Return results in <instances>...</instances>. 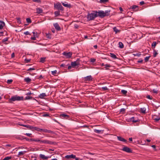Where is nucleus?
Masks as SVG:
<instances>
[{
    "label": "nucleus",
    "mask_w": 160,
    "mask_h": 160,
    "mask_svg": "<svg viewBox=\"0 0 160 160\" xmlns=\"http://www.w3.org/2000/svg\"><path fill=\"white\" fill-rule=\"evenodd\" d=\"M110 12V10H106L105 12L103 11H99L98 12V16H99L101 18H103L109 15Z\"/></svg>",
    "instance_id": "nucleus-1"
},
{
    "label": "nucleus",
    "mask_w": 160,
    "mask_h": 160,
    "mask_svg": "<svg viewBox=\"0 0 160 160\" xmlns=\"http://www.w3.org/2000/svg\"><path fill=\"white\" fill-rule=\"evenodd\" d=\"M92 13H89L87 16V18L88 20L90 21L93 20L96 17H98V12L93 11Z\"/></svg>",
    "instance_id": "nucleus-2"
},
{
    "label": "nucleus",
    "mask_w": 160,
    "mask_h": 160,
    "mask_svg": "<svg viewBox=\"0 0 160 160\" xmlns=\"http://www.w3.org/2000/svg\"><path fill=\"white\" fill-rule=\"evenodd\" d=\"M23 99V96L20 97L17 95H15L12 97L11 98L9 99V100L11 101H15L22 100Z\"/></svg>",
    "instance_id": "nucleus-3"
},
{
    "label": "nucleus",
    "mask_w": 160,
    "mask_h": 160,
    "mask_svg": "<svg viewBox=\"0 0 160 160\" xmlns=\"http://www.w3.org/2000/svg\"><path fill=\"white\" fill-rule=\"evenodd\" d=\"M54 8L60 11H63L64 8L60 2H58L56 4H54Z\"/></svg>",
    "instance_id": "nucleus-4"
},
{
    "label": "nucleus",
    "mask_w": 160,
    "mask_h": 160,
    "mask_svg": "<svg viewBox=\"0 0 160 160\" xmlns=\"http://www.w3.org/2000/svg\"><path fill=\"white\" fill-rule=\"evenodd\" d=\"M80 59H77V60L73 62H72L71 65L72 67H75L80 64L79 63Z\"/></svg>",
    "instance_id": "nucleus-5"
},
{
    "label": "nucleus",
    "mask_w": 160,
    "mask_h": 160,
    "mask_svg": "<svg viewBox=\"0 0 160 160\" xmlns=\"http://www.w3.org/2000/svg\"><path fill=\"white\" fill-rule=\"evenodd\" d=\"M62 54L64 55L67 58H69L71 57L72 53V52H65L62 53Z\"/></svg>",
    "instance_id": "nucleus-6"
},
{
    "label": "nucleus",
    "mask_w": 160,
    "mask_h": 160,
    "mask_svg": "<svg viewBox=\"0 0 160 160\" xmlns=\"http://www.w3.org/2000/svg\"><path fill=\"white\" fill-rule=\"evenodd\" d=\"M122 150L128 153H132V150L131 149L127 147H123L122 149Z\"/></svg>",
    "instance_id": "nucleus-7"
},
{
    "label": "nucleus",
    "mask_w": 160,
    "mask_h": 160,
    "mask_svg": "<svg viewBox=\"0 0 160 160\" xmlns=\"http://www.w3.org/2000/svg\"><path fill=\"white\" fill-rule=\"evenodd\" d=\"M92 76L90 75L87 76L84 78V81L87 82L88 81H92Z\"/></svg>",
    "instance_id": "nucleus-8"
},
{
    "label": "nucleus",
    "mask_w": 160,
    "mask_h": 160,
    "mask_svg": "<svg viewBox=\"0 0 160 160\" xmlns=\"http://www.w3.org/2000/svg\"><path fill=\"white\" fill-rule=\"evenodd\" d=\"M53 26L58 31H60L61 30V28L58 23H54Z\"/></svg>",
    "instance_id": "nucleus-9"
},
{
    "label": "nucleus",
    "mask_w": 160,
    "mask_h": 160,
    "mask_svg": "<svg viewBox=\"0 0 160 160\" xmlns=\"http://www.w3.org/2000/svg\"><path fill=\"white\" fill-rule=\"evenodd\" d=\"M47 132L49 133H53L54 132L53 131L50 130H48L46 129H42V132Z\"/></svg>",
    "instance_id": "nucleus-10"
},
{
    "label": "nucleus",
    "mask_w": 160,
    "mask_h": 160,
    "mask_svg": "<svg viewBox=\"0 0 160 160\" xmlns=\"http://www.w3.org/2000/svg\"><path fill=\"white\" fill-rule=\"evenodd\" d=\"M117 138L118 140L120 141H122L126 142H127V141L126 140L124 139L123 138L120 136H118Z\"/></svg>",
    "instance_id": "nucleus-11"
},
{
    "label": "nucleus",
    "mask_w": 160,
    "mask_h": 160,
    "mask_svg": "<svg viewBox=\"0 0 160 160\" xmlns=\"http://www.w3.org/2000/svg\"><path fill=\"white\" fill-rule=\"evenodd\" d=\"M54 142H52L47 140H44V143L45 144H54Z\"/></svg>",
    "instance_id": "nucleus-12"
},
{
    "label": "nucleus",
    "mask_w": 160,
    "mask_h": 160,
    "mask_svg": "<svg viewBox=\"0 0 160 160\" xmlns=\"http://www.w3.org/2000/svg\"><path fill=\"white\" fill-rule=\"evenodd\" d=\"M65 158H76V156L75 155H74L73 154H72L70 155H66Z\"/></svg>",
    "instance_id": "nucleus-13"
},
{
    "label": "nucleus",
    "mask_w": 160,
    "mask_h": 160,
    "mask_svg": "<svg viewBox=\"0 0 160 160\" xmlns=\"http://www.w3.org/2000/svg\"><path fill=\"white\" fill-rule=\"evenodd\" d=\"M62 5L65 7L70 8L71 7V5L70 4H68L66 2H62Z\"/></svg>",
    "instance_id": "nucleus-14"
},
{
    "label": "nucleus",
    "mask_w": 160,
    "mask_h": 160,
    "mask_svg": "<svg viewBox=\"0 0 160 160\" xmlns=\"http://www.w3.org/2000/svg\"><path fill=\"white\" fill-rule=\"evenodd\" d=\"M40 157L43 159L47 160L49 157L47 156H45L44 155L40 154L39 155Z\"/></svg>",
    "instance_id": "nucleus-15"
},
{
    "label": "nucleus",
    "mask_w": 160,
    "mask_h": 160,
    "mask_svg": "<svg viewBox=\"0 0 160 160\" xmlns=\"http://www.w3.org/2000/svg\"><path fill=\"white\" fill-rule=\"evenodd\" d=\"M21 126H23L24 127H26L28 128H29L30 129H31L32 130H33V127L32 126L30 125H20Z\"/></svg>",
    "instance_id": "nucleus-16"
},
{
    "label": "nucleus",
    "mask_w": 160,
    "mask_h": 160,
    "mask_svg": "<svg viewBox=\"0 0 160 160\" xmlns=\"http://www.w3.org/2000/svg\"><path fill=\"white\" fill-rule=\"evenodd\" d=\"M5 25L4 22L3 21H1L0 20V29L3 28V26Z\"/></svg>",
    "instance_id": "nucleus-17"
},
{
    "label": "nucleus",
    "mask_w": 160,
    "mask_h": 160,
    "mask_svg": "<svg viewBox=\"0 0 160 160\" xmlns=\"http://www.w3.org/2000/svg\"><path fill=\"white\" fill-rule=\"evenodd\" d=\"M24 80L25 82L28 83H29L31 81V79L29 77H27L24 78Z\"/></svg>",
    "instance_id": "nucleus-18"
},
{
    "label": "nucleus",
    "mask_w": 160,
    "mask_h": 160,
    "mask_svg": "<svg viewBox=\"0 0 160 160\" xmlns=\"http://www.w3.org/2000/svg\"><path fill=\"white\" fill-rule=\"evenodd\" d=\"M37 13L40 14L42 12V10L40 8H36Z\"/></svg>",
    "instance_id": "nucleus-19"
},
{
    "label": "nucleus",
    "mask_w": 160,
    "mask_h": 160,
    "mask_svg": "<svg viewBox=\"0 0 160 160\" xmlns=\"http://www.w3.org/2000/svg\"><path fill=\"white\" fill-rule=\"evenodd\" d=\"M33 130L32 131H38L42 132V128H38L37 127H33Z\"/></svg>",
    "instance_id": "nucleus-20"
},
{
    "label": "nucleus",
    "mask_w": 160,
    "mask_h": 160,
    "mask_svg": "<svg viewBox=\"0 0 160 160\" xmlns=\"http://www.w3.org/2000/svg\"><path fill=\"white\" fill-rule=\"evenodd\" d=\"M94 131L95 132L97 133H102L103 132V131L102 130H97L96 129H94Z\"/></svg>",
    "instance_id": "nucleus-21"
},
{
    "label": "nucleus",
    "mask_w": 160,
    "mask_h": 160,
    "mask_svg": "<svg viewBox=\"0 0 160 160\" xmlns=\"http://www.w3.org/2000/svg\"><path fill=\"white\" fill-rule=\"evenodd\" d=\"M46 95L45 93H43L41 94L39 96V97L41 98H43L44 97H46Z\"/></svg>",
    "instance_id": "nucleus-22"
},
{
    "label": "nucleus",
    "mask_w": 160,
    "mask_h": 160,
    "mask_svg": "<svg viewBox=\"0 0 160 160\" xmlns=\"http://www.w3.org/2000/svg\"><path fill=\"white\" fill-rule=\"evenodd\" d=\"M113 30L114 32H115L116 33L119 32L120 31L118 30L116 27H114L113 28Z\"/></svg>",
    "instance_id": "nucleus-23"
},
{
    "label": "nucleus",
    "mask_w": 160,
    "mask_h": 160,
    "mask_svg": "<svg viewBox=\"0 0 160 160\" xmlns=\"http://www.w3.org/2000/svg\"><path fill=\"white\" fill-rule=\"evenodd\" d=\"M60 116L61 117H64L66 119L68 118H69V116L64 114H61Z\"/></svg>",
    "instance_id": "nucleus-24"
},
{
    "label": "nucleus",
    "mask_w": 160,
    "mask_h": 160,
    "mask_svg": "<svg viewBox=\"0 0 160 160\" xmlns=\"http://www.w3.org/2000/svg\"><path fill=\"white\" fill-rule=\"evenodd\" d=\"M110 56L112 57V58H114V59H116L117 58V57L116 56V55L114 54V53H110Z\"/></svg>",
    "instance_id": "nucleus-25"
},
{
    "label": "nucleus",
    "mask_w": 160,
    "mask_h": 160,
    "mask_svg": "<svg viewBox=\"0 0 160 160\" xmlns=\"http://www.w3.org/2000/svg\"><path fill=\"white\" fill-rule=\"evenodd\" d=\"M158 43L156 42H153L152 44V48H154L156 46V44Z\"/></svg>",
    "instance_id": "nucleus-26"
},
{
    "label": "nucleus",
    "mask_w": 160,
    "mask_h": 160,
    "mask_svg": "<svg viewBox=\"0 0 160 160\" xmlns=\"http://www.w3.org/2000/svg\"><path fill=\"white\" fill-rule=\"evenodd\" d=\"M26 152V151H25L20 152H19L18 155L21 156H22Z\"/></svg>",
    "instance_id": "nucleus-27"
},
{
    "label": "nucleus",
    "mask_w": 160,
    "mask_h": 160,
    "mask_svg": "<svg viewBox=\"0 0 160 160\" xmlns=\"http://www.w3.org/2000/svg\"><path fill=\"white\" fill-rule=\"evenodd\" d=\"M54 14L56 17H57L60 15L59 11H56L54 12Z\"/></svg>",
    "instance_id": "nucleus-28"
},
{
    "label": "nucleus",
    "mask_w": 160,
    "mask_h": 160,
    "mask_svg": "<svg viewBox=\"0 0 160 160\" xmlns=\"http://www.w3.org/2000/svg\"><path fill=\"white\" fill-rule=\"evenodd\" d=\"M119 47L121 48H122L124 47V45L121 42H119Z\"/></svg>",
    "instance_id": "nucleus-29"
},
{
    "label": "nucleus",
    "mask_w": 160,
    "mask_h": 160,
    "mask_svg": "<svg viewBox=\"0 0 160 160\" xmlns=\"http://www.w3.org/2000/svg\"><path fill=\"white\" fill-rule=\"evenodd\" d=\"M146 108H141V112L143 113H145Z\"/></svg>",
    "instance_id": "nucleus-30"
},
{
    "label": "nucleus",
    "mask_w": 160,
    "mask_h": 160,
    "mask_svg": "<svg viewBox=\"0 0 160 160\" xmlns=\"http://www.w3.org/2000/svg\"><path fill=\"white\" fill-rule=\"evenodd\" d=\"M130 120L131 121H132V122H137L138 121L137 120H135L134 119V117H132L131 118Z\"/></svg>",
    "instance_id": "nucleus-31"
},
{
    "label": "nucleus",
    "mask_w": 160,
    "mask_h": 160,
    "mask_svg": "<svg viewBox=\"0 0 160 160\" xmlns=\"http://www.w3.org/2000/svg\"><path fill=\"white\" fill-rule=\"evenodd\" d=\"M45 58H40V62L42 63L44 62L45 61Z\"/></svg>",
    "instance_id": "nucleus-32"
},
{
    "label": "nucleus",
    "mask_w": 160,
    "mask_h": 160,
    "mask_svg": "<svg viewBox=\"0 0 160 160\" xmlns=\"http://www.w3.org/2000/svg\"><path fill=\"white\" fill-rule=\"evenodd\" d=\"M32 141H35L36 142H39L40 141V139H38L32 138Z\"/></svg>",
    "instance_id": "nucleus-33"
},
{
    "label": "nucleus",
    "mask_w": 160,
    "mask_h": 160,
    "mask_svg": "<svg viewBox=\"0 0 160 160\" xmlns=\"http://www.w3.org/2000/svg\"><path fill=\"white\" fill-rule=\"evenodd\" d=\"M121 92L124 95H126L127 92V91L124 90H122L121 91Z\"/></svg>",
    "instance_id": "nucleus-34"
},
{
    "label": "nucleus",
    "mask_w": 160,
    "mask_h": 160,
    "mask_svg": "<svg viewBox=\"0 0 160 160\" xmlns=\"http://www.w3.org/2000/svg\"><path fill=\"white\" fill-rule=\"evenodd\" d=\"M26 21L28 23H31L32 22V21L31 19L29 18H27L26 19Z\"/></svg>",
    "instance_id": "nucleus-35"
},
{
    "label": "nucleus",
    "mask_w": 160,
    "mask_h": 160,
    "mask_svg": "<svg viewBox=\"0 0 160 160\" xmlns=\"http://www.w3.org/2000/svg\"><path fill=\"white\" fill-rule=\"evenodd\" d=\"M68 64L66 65L65 64H62L60 66L61 67H63L65 68H67V67L68 65Z\"/></svg>",
    "instance_id": "nucleus-36"
},
{
    "label": "nucleus",
    "mask_w": 160,
    "mask_h": 160,
    "mask_svg": "<svg viewBox=\"0 0 160 160\" xmlns=\"http://www.w3.org/2000/svg\"><path fill=\"white\" fill-rule=\"evenodd\" d=\"M105 68H106V70H108L109 69L108 68H106L107 67L110 68L111 67V66L110 64H105Z\"/></svg>",
    "instance_id": "nucleus-37"
},
{
    "label": "nucleus",
    "mask_w": 160,
    "mask_h": 160,
    "mask_svg": "<svg viewBox=\"0 0 160 160\" xmlns=\"http://www.w3.org/2000/svg\"><path fill=\"white\" fill-rule=\"evenodd\" d=\"M150 56H149L148 57H147L146 58H145L144 60L146 62H147L148 61L149 58H150Z\"/></svg>",
    "instance_id": "nucleus-38"
},
{
    "label": "nucleus",
    "mask_w": 160,
    "mask_h": 160,
    "mask_svg": "<svg viewBox=\"0 0 160 160\" xmlns=\"http://www.w3.org/2000/svg\"><path fill=\"white\" fill-rule=\"evenodd\" d=\"M133 10H135L136 8H138V7L136 5H133L132 7H130Z\"/></svg>",
    "instance_id": "nucleus-39"
},
{
    "label": "nucleus",
    "mask_w": 160,
    "mask_h": 160,
    "mask_svg": "<svg viewBox=\"0 0 160 160\" xmlns=\"http://www.w3.org/2000/svg\"><path fill=\"white\" fill-rule=\"evenodd\" d=\"M125 109L124 108H122L120 109V112L123 113H125Z\"/></svg>",
    "instance_id": "nucleus-40"
},
{
    "label": "nucleus",
    "mask_w": 160,
    "mask_h": 160,
    "mask_svg": "<svg viewBox=\"0 0 160 160\" xmlns=\"http://www.w3.org/2000/svg\"><path fill=\"white\" fill-rule=\"evenodd\" d=\"M8 38H7L2 40V42L4 43L6 41H7L8 40Z\"/></svg>",
    "instance_id": "nucleus-41"
},
{
    "label": "nucleus",
    "mask_w": 160,
    "mask_h": 160,
    "mask_svg": "<svg viewBox=\"0 0 160 160\" xmlns=\"http://www.w3.org/2000/svg\"><path fill=\"white\" fill-rule=\"evenodd\" d=\"M32 98V97L30 96H27L25 98V100H28V99H30Z\"/></svg>",
    "instance_id": "nucleus-42"
},
{
    "label": "nucleus",
    "mask_w": 160,
    "mask_h": 160,
    "mask_svg": "<svg viewBox=\"0 0 160 160\" xmlns=\"http://www.w3.org/2000/svg\"><path fill=\"white\" fill-rule=\"evenodd\" d=\"M102 89L103 91H106L108 90V89L107 87H103L102 88Z\"/></svg>",
    "instance_id": "nucleus-43"
},
{
    "label": "nucleus",
    "mask_w": 160,
    "mask_h": 160,
    "mask_svg": "<svg viewBox=\"0 0 160 160\" xmlns=\"http://www.w3.org/2000/svg\"><path fill=\"white\" fill-rule=\"evenodd\" d=\"M96 61V59L94 58H91L90 59V62H94Z\"/></svg>",
    "instance_id": "nucleus-44"
},
{
    "label": "nucleus",
    "mask_w": 160,
    "mask_h": 160,
    "mask_svg": "<svg viewBox=\"0 0 160 160\" xmlns=\"http://www.w3.org/2000/svg\"><path fill=\"white\" fill-rule=\"evenodd\" d=\"M13 80L12 79L8 80L7 81V83L8 84H10L12 82Z\"/></svg>",
    "instance_id": "nucleus-45"
},
{
    "label": "nucleus",
    "mask_w": 160,
    "mask_h": 160,
    "mask_svg": "<svg viewBox=\"0 0 160 160\" xmlns=\"http://www.w3.org/2000/svg\"><path fill=\"white\" fill-rule=\"evenodd\" d=\"M154 54L153 56V57H156V56L158 55V53L157 52L156 50H154Z\"/></svg>",
    "instance_id": "nucleus-46"
},
{
    "label": "nucleus",
    "mask_w": 160,
    "mask_h": 160,
    "mask_svg": "<svg viewBox=\"0 0 160 160\" xmlns=\"http://www.w3.org/2000/svg\"><path fill=\"white\" fill-rule=\"evenodd\" d=\"M108 0H100V2L101 3H105L108 2Z\"/></svg>",
    "instance_id": "nucleus-47"
},
{
    "label": "nucleus",
    "mask_w": 160,
    "mask_h": 160,
    "mask_svg": "<svg viewBox=\"0 0 160 160\" xmlns=\"http://www.w3.org/2000/svg\"><path fill=\"white\" fill-rule=\"evenodd\" d=\"M57 71L55 70L53 71H52V74L54 75H55L57 73Z\"/></svg>",
    "instance_id": "nucleus-48"
},
{
    "label": "nucleus",
    "mask_w": 160,
    "mask_h": 160,
    "mask_svg": "<svg viewBox=\"0 0 160 160\" xmlns=\"http://www.w3.org/2000/svg\"><path fill=\"white\" fill-rule=\"evenodd\" d=\"M24 138V139H26L27 141H28L29 142H32V138L29 139L26 137H25Z\"/></svg>",
    "instance_id": "nucleus-49"
},
{
    "label": "nucleus",
    "mask_w": 160,
    "mask_h": 160,
    "mask_svg": "<svg viewBox=\"0 0 160 160\" xmlns=\"http://www.w3.org/2000/svg\"><path fill=\"white\" fill-rule=\"evenodd\" d=\"M33 1L35 2H37L38 3H40L41 2V0H32Z\"/></svg>",
    "instance_id": "nucleus-50"
},
{
    "label": "nucleus",
    "mask_w": 160,
    "mask_h": 160,
    "mask_svg": "<svg viewBox=\"0 0 160 160\" xmlns=\"http://www.w3.org/2000/svg\"><path fill=\"white\" fill-rule=\"evenodd\" d=\"M154 119L156 122H158L160 119V117H157V118H154Z\"/></svg>",
    "instance_id": "nucleus-51"
},
{
    "label": "nucleus",
    "mask_w": 160,
    "mask_h": 160,
    "mask_svg": "<svg viewBox=\"0 0 160 160\" xmlns=\"http://www.w3.org/2000/svg\"><path fill=\"white\" fill-rule=\"evenodd\" d=\"M25 137L23 136H22L21 137H18L17 138L18 139L20 140H23L24 139Z\"/></svg>",
    "instance_id": "nucleus-52"
},
{
    "label": "nucleus",
    "mask_w": 160,
    "mask_h": 160,
    "mask_svg": "<svg viewBox=\"0 0 160 160\" xmlns=\"http://www.w3.org/2000/svg\"><path fill=\"white\" fill-rule=\"evenodd\" d=\"M42 116L44 117H49V115L48 113H47L43 114L42 115Z\"/></svg>",
    "instance_id": "nucleus-53"
},
{
    "label": "nucleus",
    "mask_w": 160,
    "mask_h": 160,
    "mask_svg": "<svg viewBox=\"0 0 160 160\" xmlns=\"http://www.w3.org/2000/svg\"><path fill=\"white\" fill-rule=\"evenodd\" d=\"M146 97H147L148 98V99H150V100H152V97H151L150 96V95H147V96H146Z\"/></svg>",
    "instance_id": "nucleus-54"
},
{
    "label": "nucleus",
    "mask_w": 160,
    "mask_h": 160,
    "mask_svg": "<svg viewBox=\"0 0 160 160\" xmlns=\"http://www.w3.org/2000/svg\"><path fill=\"white\" fill-rule=\"evenodd\" d=\"M31 60V59H28L27 58H26L25 59V61L26 62H30V61Z\"/></svg>",
    "instance_id": "nucleus-55"
},
{
    "label": "nucleus",
    "mask_w": 160,
    "mask_h": 160,
    "mask_svg": "<svg viewBox=\"0 0 160 160\" xmlns=\"http://www.w3.org/2000/svg\"><path fill=\"white\" fill-rule=\"evenodd\" d=\"M17 22L18 23H21L20 18H17Z\"/></svg>",
    "instance_id": "nucleus-56"
},
{
    "label": "nucleus",
    "mask_w": 160,
    "mask_h": 160,
    "mask_svg": "<svg viewBox=\"0 0 160 160\" xmlns=\"http://www.w3.org/2000/svg\"><path fill=\"white\" fill-rule=\"evenodd\" d=\"M24 34L26 35H30V33L28 31L24 32Z\"/></svg>",
    "instance_id": "nucleus-57"
},
{
    "label": "nucleus",
    "mask_w": 160,
    "mask_h": 160,
    "mask_svg": "<svg viewBox=\"0 0 160 160\" xmlns=\"http://www.w3.org/2000/svg\"><path fill=\"white\" fill-rule=\"evenodd\" d=\"M35 69V68H30L29 69H28L27 70V71H29L30 70H34Z\"/></svg>",
    "instance_id": "nucleus-58"
},
{
    "label": "nucleus",
    "mask_w": 160,
    "mask_h": 160,
    "mask_svg": "<svg viewBox=\"0 0 160 160\" xmlns=\"http://www.w3.org/2000/svg\"><path fill=\"white\" fill-rule=\"evenodd\" d=\"M25 134L26 135L28 136L29 137H31V135H32V134H31V133H26Z\"/></svg>",
    "instance_id": "nucleus-59"
},
{
    "label": "nucleus",
    "mask_w": 160,
    "mask_h": 160,
    "mask_svg": "<svg viewBox=\"0 0 160 160\" xmlns=\"http://www.w3.org/2000/svg\"><path fill=\"white\" fill-rule=\"evenodd\" d=\"M145 4L144 2L143 1H142L140 2V4L141 5H144Z\"/></svg>",
    "instance_id": "nucleus-60"
},
{
    "label": "nucleus",
    "mask_w": 160,
    "mask_h": 160,
    "mask_svg": "<svg viewBox=\"0 0 160 160\" xmlns=\"http://www.w3.org/2000/svg\"><path fill=\"white\" fill-rule=\"evenodd\" d=\"M31 39H32V40H36V38H35V35H34V37H32L31 38Z\"/></svg>",
    "instance_id": "nucleus-61"
},
{
    "label": "nucleus",
    "mask_w": 160,
    "mask_h": 160,
    "mask_svg": "<svg viewBox=\"0 0 160 160\" xmlns=\"http://www.w3.org/2000/svg\"><path fill=\"white\" fill-rule=\"evenodd\" d=\"M143 60L142 59H141L140 60H139L137 61L138 63H142V62Z\"/></svg>",
    "instance_id": "nucleus-62"
},
{
    "label": "nucleus",
    "mask_w": 160,
    "mask_h": 160,
    "mask_svg": "<svg viewBox=\"0 0 160 160\" xmlns=\"http://www.w3.org/2000/svg\"><path fill=\"white\" fill-rule=\"evenodd\" d=\"M32 93L31 92H28L27 93L26 95H31L32 94Z\"/></svg>",
    "instance_id": "nucleus-63"
},
{
    "label": "nucleus",
    "mask_w": 160,
    "mask_h": 160,
    "mask_svg": "<svg viewBox=\"0 0 160 160\" xmlns=\"http://www.w3.org/2000/svg\"><path fill=\"white\" fill-rule=\"evenodd\" d=\"M153 92L154 93H157L158 92V91L156 90L155 89H154L153 90Z\"/></svg>",
    "instance_id": "nucleus-64"
}]
</instances>
